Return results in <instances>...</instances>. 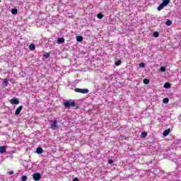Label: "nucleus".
<instances>
[{
    "mask_svg": "<svg viewBox=\"0 0 181 181\" xmlns=\"http://www.w3.org/2000/svg\"><path fill=\"white\" fill-rule=\"evenodd\" d=\"M76 40H77V42H83V37L82 36H78L77 37H76Z\"/></svg>",
    "mask_w": 181,
    "mask_h": 181,
    "instance_id": "nucleus-16",
    "label": "nucleus"
},
{
    "mask_svg": "<svg viewBox=\"0 0 181 181\" xmlns=\"http://www.w3.org/2000/svg\"><path fill=\"white\" fill-rule=\"evenodd\" d=\"M98 19H103V18H104V15H103V13H99L97 15Z\"/></svg>",
    "mask_w": 181,
    "mask_h": 181,
    "instance_id": "nucleus-15",
    "label": "nucleus"
},
{
    "mask_svg": "<svg viewBox=\"0 0 181 181\" xmlns=\"http://www.w3.org/2000/svg\"><path fill=\"white\" fill-rule=\"evenodd\" d=\"M36 153L38 155H40V153H43V148H42V147H39L36 149Z\"/></svg>",
    "mask_w": 181,
    "mask_h": 181,
    "instance_id": "nucleus-10",
    "label": "nucleus"
},
{
    "mask_svg": "<svg viewBox=\"0 0 181 181\" xmlns=\"http://www.w3.org/2000/svg\"><path fill=\"white\" fill-rule=\"evenodd\" d=\"M22 110H23V105H20L16 110L15 112V115H19V114H21V111H22Z\"/></svg>",
    "mask_w": 181,
    "mask_h": 181,
    "instance_id": "nucleus-5",
    "label": "nucleus"
},
{
    "mask_svg": "<svg viewBox=\"0 0 181 181\" xmlns=\"http://www.w3.org/2000/svg\"><path fill=\"white\" fill-rule=\"evenodd\" d=\"M108 163H109V165H112V163H114V160H109Z\"/></svg>",
    "mask_w": 181,
    "mask_h": 181,
    "instance_id": "nucleus-29",
    "label": "nucleus"
},
{
    "mask_svg": "<svg viewBox=\"0 0 181 181\" xmlns=\"http://www.w3.org/2000/svg\"><path fill=\"white\" fill-rule=\"evenodd\" d=\"M139 67H141V68L145 67V64H144V63H140V64H139Z\"/></svg>",
    "mask_w": 181,
    "mask_h": 181,
    "instance_id": "nucleus-27",
    "label": "nucleus"
},
{
    "mask_svg": "<svg viewBox=\"0 0 181 181\" xmlns=\"http://www.w3.org/2000/svg\"><path fill=\"white\" fill-rule=\"evenodd\" d=\"M63 105L65 108H70V107H76V110L80 108V105H76V102L74 101L70 102L69 100H64Z\"/></svg>",
    "mask_w": 181,
    "mask_h": 181,
    "instance_id": "nucleus-1",
    "label": "nucleus"
},
{
    "mask_svg": "<svg viewBox=\"0 0 181 181\" xmlns=\"http://www.w3.org/2000/svg\"><path fill=\"white\" fill-rule=\"evenodd\" d=\"M163 103L164 104H168V103H169V98H165L163 100Z\"/></svg>",
    "mask_w": 181,
    "mask_h": 181,
    "instance_id": "nucleus-20",
    "label": "nucleus"
},
{
    "mask_svg": "<svg viewBox=\"0 0 181 181\" xmlns=\"http://www.w3.org/2000/svg\"><path fill=\"white\" fill-rule=\"evenodd\" d=\"M33 177L35 180L37 181V180H40V179H42V175H40V173H37L33 174Z\"/></svg>",
    "mask_w": 181,
    "mask_h": 181,
    "instance_id": "nucleus-4",
    "label": "nucleus"
},
{
    "mask_svg": "<svg viewBox=\"0 0 181 181\" xmlns=\"http://www.w3.org/2000/svg\"><path fill=\"white\" fill-rule=\"evenodd\" d=\"M4 84H6V86L9 84V82H8V79H4Z\"/></svg>",
    "mask_w": 181,
    "mask_h": 181,
    "instance_id": "nucleus-28",
    "label": "nucleus"
},
{
    "mask_svg": "<svg viewBox=\"0 0 181 181\" xmlns=\"http://www.w3.org/2000/svg\"><path fill=\"white\" fill-rule=\"evenodd\" d=\"M165 24L167 25V26H170V25H172V21H166Z\"/></svg>",
    "mask_w": 181,
    "mask_h": 181,
    "instance_id": "nucleus-24",
    "label": "nucleus"
},
{
    "mask_svg": "<svg viewBox=\"0 0 181 181\" xmlns=\"http://www.w3.org/2000/svg\"><path fill=\"white\" fill-rule=\"evenodd\" d=\"M121 63H122L121 60H118V61L115 62V64L117 66H121Z\"/></svg>",
    "mask_w": 181,
    "mask_h": 181,
    "instance_id": "nucleus-26",
    "label": "nucleus"
},
{
    "mask_svg": "<svg viewBox=\"0 0 181 181\" xmlns=\"http://www.w3.org/2000/svg\"><path fill=\"white\" fill-rule=\"evenodd\" d=\"M72 181H78V177H75Z\"/></svg>",
    "mask_w": 181,
    "mask_h": 181,
    "instance_id": "nucleus-31",
    "label": "nucleus"
},
{
    "mask_svg": "<svg viewBox=\"0 0 181 181\" xmlns=\"http://www.w3.org/2000/svg\"><path fill=\"white\" fill-rule=\"evenodd\" d=\"M64 37H60L57 39V43L58 45H62V43H64Z\"/></svg>",
    "mask_w": 181,
    "mask_h": 181,
    "instance_id": "nucleus-8",
    "label": "nucleus"
},
{
    "mask_svg": "<svg viewBox=\"0 0 181 181\" xmlns=\"http://www.w3.org/2000/svg\"><path fill=\"white\" fill-rule=\"evenodd\" d=\"M163 8H165V6L163 4H161L160 6H158L157 9L158 11H162Z\"/></svg>",
    "mask_w": 181,
    "mask_h": 181,
    "instance_id": "nucleus-13",
    "label": "nucleus"
},
{
    "mask_svg": "<svg viewBox=\"0 0 181 181\" xmlns=\"http://www.w3.org/2000/svg\"><path fill=\"white\" fill-rule=\"evenodd\" d=\"M44 57H45V59H49V57H50V54L49 53H46L44 55Z\"/></svg>",
    "mask_w": 181,
    "mask_h": 181,
    "instance_id": "nucleus-25",
    "label": "nucleus"
},
{
    "mask_svg": "<svg viewBox=\"0 0 181 181\" xmlns=\"http://www.w3.org/2000/svg\"><path fill=\"white\" fill-rule=\"evenodd\" d=\"M168 134H170V129H166L163 132V136H168Z\"/></svg>",
    "mask_w": 181,
    "mask_h": 181,
    "instance_id": "nucleus-9",
    "label": "nucleus"
},
{
    "mask_svg": "<svg viewBox=\"0 0 181 181\" xmlns=\"http://www.w3.org/2000/svg\"><path fill=\"white\" fill-rule=\"evenodd\" d=\"M160 71H161V73H165L166 71V68H165L164 66H161L160 68Z\"/></svg>",
    "mask_w": 181,
    "mask_h": 181,
    "instance_id": "nucleus-19",
    "label": "nucleus"
},
{
    "mask_svg": "<svg viewBox=\"0 0 181 181\" xmlns=\"http://www.w3.org/2000/svg\"><path fill=\"white\" fill-rule=\"evenodd\" d=\"M144 84H148L149 83V79L144 78L143 81Z\"/></svg>",
    "mask_w": 181,
    "mask_h": 181,
    "instance_id": "nucleus-23",
    "label": "nucleus"
},
{
    "mask_svg": "<svg viewBox=\"0 0 181 181\" xmlns=\"http://www.w3.org/2000/svg\"><path fill=\"white\" fill-rule=\"evenodd\" d=\"M169 2H170V0H163L162 4L166 6V5H169Z\"/></svg>",
    "mask_w": 181,
    "mask_h": 181,
    "instance_id": "nucleus-12",
    "label": "nucleus"
},
{
    "mask_svg": "<svg viewBox=\"0 0 181 181\" xmlns=\"http://www.w3.org/2000/svg\"><path fill=\"white\" fill-rule=\"evenodd\" d=\"M6 146H0V153H5L6 152Z\"/></svg>",
    "mask_w": 181,
    "mask_h": 181,
    "instance_id": "nucleus-7",
    "label": "nucleus"
},
{
    "mask_svg": "<svg viewBox=\"0 0 181 181\" xmlns=\"http://www.w3.org/2000/svg\"><path fill=\"white\" fill-rule=\"evenodd\" d=\"M21 180L22 181H27L28 180V177L26 175H23L21 177Z\"/></svg>",
    "mask_w": 181,
    "mask_h": 181,
    "instance_id": "nucleus-22",
    "label": "nucleus"
},
{
    "mask_svg": "<svg viewBox=\"0 0 181 181\" xmlns=\"http://www.w3.org/2000/svg\"><path fill=\"white\" fill-rule=\"evenodd\" d=\"M10 103L12 105L15 104L16 105H18V104H19V100L13 98L10 100Z\"/></svg>",
    "mask_w": 181,
    "mask_h": 181,
    "instance_id": "nucleus-6",
    "label": "nucleus"
},
{
    "mask_svg": "<svg viewBox=\"0 0 181 181\" xmlns=\"http://www.w3.org/2000/svg\"><path fill=\"white\" fill-rule=\"evenodd\" d=\"M153 36L154 37H159V33H158V32H154V33H153Z\"/></svg>",
    "mask_w": 181,
    "mask_h": 181,
    "instance_id": "nucleus-21",
    "label": "nucleus"
},
{
    "mask_svg": "<svg viewBox=\"0 0 181 181\" xmlns=\"http://www.w3.org/2000/svg\"><path fill=\"white\" fill-rule=\"evenodd\" d=\"M141 136H142V138H146L148 136V133L143 132L141 133Z\"/></svg>",
    "mask_w": 181,
    "mask_h": 181,
    "instance_id": "nucleus-18",
    "label": "nucleus"
},
{
    "mask_svg": "<svg viewBox=\"0 0 181 181\" xmlns=\"http://www.w3.org/2000/svg\"><path fill=\"white\" fill-rule=\"evenodd\" d=\"M164 88H170V83H165L164 84Z\"/></svg>",
    "mask_w": 181,
    "mask_h": 181,
    "instance_id": "nucleus-17",
    "label": "nucleus"
},
{
    "mask_svg": "<svg viewBox=\"0 0 181 181\" xmlns=\"http://www.w3.org/2000/svg\"><path fill=\"white\" fill-rule=\"evenodd\" d=\"M11 13H12L13 15H16V14L18 13V9H16V8H13V9L11 10Z\"/></svg>",
    "mask_w": 181,
    "mask_h": 181,
    "instance_id": "nucleus-14",
    "label": "nucleus"
},
{
    "mask_svg": "<svg viewBox=\"0 0 181 181\" xmlns=\"http://www.w3.org/2000/svg\"><path fill=\"white\" fill-rule=\"evenodd\" d=\"M74 91L76 93H81V94L88 93V89H81V88H76L74 89Z\"/></svg>",
    "mask_w": 181,
    "mask_h": 181,
    "instance_id": "nucleus-2",
    "label": "nucleus"
},
{
    "mask_svg": "<svg viewBox=\"0 0 181 181\" xmlns=\"http://www.w3.org/2000/svg\"><path fill=\"white\" fill-rule=\"evenodd\" d=\"M8 175H13V171H9V172H8Z\"/></svg>",
    "mask_w": 181,
    "mask_h": 181,
    "instance_id": "nucleus-30",
    "label": "nucleus"
},
{
    "mask_svg": "<svg viewBox=\"0 0 181 181\" xmlns=\"http://www.w3.org/2000/svg\"><path fill=\"white\" fill-rule=\"evenodd\" d=\"M28 48L30 50L33 51V50H35V49H36V46H35V45H33V44H31L29 45Z\"/></svg>",
    "mask_w": 181,
    "mask_h": 181,
    "instance_id": "nucleus-11",
    "label": "nucleus"
},
{
    "mask_svg": "<svg viewBox=\"0 0 181 181\" xmlns=\"http://www.w3.org/2000/svg\"><path fill=\"white\" fill-rule=\"evenodd\" d=\"M0 2H1V0H0Z\"/></svg>",
    "mask_w": 181,
    "mask_h": 181,
    "instance_id": "nucleus-32",
    "label": "nucleus"
},
{
    "mask_svg": "<svg viewBox=\"0 0 181 181\" xmlns=\"http://www.w3.org/2000/svg\"><path fill=\"white\" fill-rule=\"evenodd\" d=\"M51 122H52L50 124L51 129L56 130L57 129V128H59V126H57V120H53V121H51Z\"/></svg>",
    "mask_w": 181,
    "mask_h": 181,
    "instance_id": "nucleus-3",
    "label": "nucleus"
}]
</instances>
